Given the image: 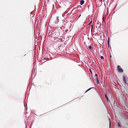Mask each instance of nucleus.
Masks as SVG:
<instances>
[{"instance_id": "1", "label": "nucleus", "mask_w": 128, "mask_h": 128, "mask_svg": "<svg viewBox=\"0 0 128 128\" xmlns=\"http://www.w3.org/2000/svg\"><path fill=\"white\" fill-rule=\"evenodd\" d=\"M52 36L54 37L55 39L58 38L60 39V38H59L61 37V36H60V33L58 31L55 32L53 34H52Z\"/></svg>"}, {"instance_id": "2", "label": "nucleus", "mask_w": 128, "mask_h": 128, "mask_svg": "<svg viewBox=\"0 0 128 128\" xmlns=\"http://www.w3.org/2000/svg\"><path fill=\"white\" fill-rule=\"evenodd\" d=\"M59 16H57L55 21L54 22L55 24L58 26H60L62 24L60 22H59Z\"/></svg>"}, {"instance_id": "3", "label": "nucleus", "mask_w": 128, "mask_h": 128, "mask_svg": "<svg viewBox=\"0 0 128 128\" xmlns=\"http://www.w3.org/2000/svg\"><path fill=\"white\" fill-rule=\"evenodd\" d=\"M118 69L119 71L120 72H123V70L121 68L120 66H118Z\"/></svg>"}, {"instance_id": "4", "label": "nucleus", "mask_w": 128, "mask_h": 128, "mask_svg": "<svg viewBox=\"0 0 128 128\" xmlns=\"http://www.w3.org/2000/svg\"><path fill=\"white\" fill-rule=\"evenodd\" d=\"M98 52L99 55L100 56H102L103 55V52L102 51V50L101 49H100L98 50Z\"/></svg>"}, {"instance_id": "5", "label": "nucleus", "mask_w": 128, "mask_h": 128, "mask_svg": "<svg viewBox=\"0 0 128 128\" xmlns=\"http://www.w3.org/2000/svg\"><path fill=\"white\" fill-rule=\"evenodd\" d=\"M86 47L91 52L92 51V48H93V47L91 46H88L86 45Z\"/></svg>"}, {"instance_id": "6", "label": "nucleus", "mask_w": 128, "mask_h": 128, "mask_svg": "<svg viewBox=\"0 0 128 128\" xmlns=\"http://www.w3.org/2000/svg\"><path fill=\"white\" fill-rule=\"evenodd\" d=\"M126 78H125V77L124 76L123 78V82H124V84L126 83Z\"/></svg>"}, {"instance_id": "7", "label": "nucleus", "mask_w": 128, "mask_h": 128, "mask_svg": "<svg viewBox=\"0 0 128 128\" xmlns=\"http://www.w3.org/2000/svg\"><path fill=\"white\" fill-rule=\"evenodd\" d=\"M105 97L106 100V101L108 102V96L106 94L105 95Z\"/></svg>"}, {"instance_id": "8", "label": "nucleus", "mask_w": 128, "mask_h": 128, "mask_svg": "<svg viewBox=\"0 0 128 128\" xmlns=\"http://www.w3.org/2000/svg\"><path fill=\"white\" fill-rule=\"evenodd\" d=\"M84 0H82L80 2V4L81 5H82L84 4Z\"/></svg>"}, {"instance_id": "9", "label": "nucleus", "mask_w": 128, "mask_h": 128, "mask_svg": "<svg viewBox=\"0 0 128 128\" xmlns=\"http://www.w3.org/2000/svg\"><path fill=\"white\" fill-rule=\"evenodd\" d=\"M46 58L45 56H42V60H44L46 59Z\"/></svg>"}, {"instance_id": "10", "label": "nucleus", "mask_w": 128, "mask_h": 128, "mask_svg": "<svg viewBox=\"0 0 128 128\" xmlns=\"http://www.w3.org/2000/svg\"><path fill=\"white\" fill-rule=\"evenodd\" d=\"M95 34H96L95 33H94V34H93L92 36H93V37L94 38H95V37H96V36Z\"/></svg>"}, {"instance_id": "11", "label": "nucleus", "mask_w": 128, "mask_h": 128, "mask_svg": "<svg viewBox=\"0 0 128 128\" xmlns=\"http://www.w3.org/2000/svg\"><path fill=\"white\" fill-rule=\"evenodd\" d=\"M96 84H99V83L98 81V79L97 78H96Z\"/></svg>"}, {"instance_id": "12", "label": "nucleus", "mask_w": 128, "mask_h": 128, "mask_svg": "<svg viewBox=\"0 0 128 128\" xmlns=\"http://www.w3.org/2000/svg\"><path fill=\"white\" fill-rule=\"evenodd\" d=\"M98 30H100V32H102V31L101 32L100 31V27H98V28L97 29Z\"/></svg>"}, {"instance_id": "13", "label": "nucleus", "mask_w": 128, "mask_h": 128, "mask_svg": "<svg viewBox=\"0 0 128 128\" xmlns=\"http://www.w3.org/2000/svg\"><path fill=\"white\" fill-rule=\"evenodd\" d=\"M100 58L102 60H104V56H100Z\"/></svg>"}, {"instance_id": "14", "label": "nucleus", "mask_w": 128, "mask_h": 128, "mask_svg": "<svg viewBox=\"0 0 128 128\" xmlns=\"http://www.w3.org/2000/svg\"><path fill=\"white\" fill-rule=\"evenodd\" d=\"M108 46H109V39H108Z\"/></svg>"}, {"instance_id": "15", "label": "nucleus", "mask_w": 128, "mask_h": 128, "mask_svg": "<svg viewBox=\"0 0 128 128\" xmlns=\"http://www.w3.org/2000/svg\"><path fill=\"white\" fill-rule=\"evenodd\" d=\"M118 127H120L121 126L120 124H119L118 123Z\"/></svg>"}, {"instance_id": "16", "label": "nucleus", "mask_w": 128, "mask_h": 128, "mask_svg": "<svg viewBox=\"0 0 128 128\" xmlns=\"http://www.w3.org/2000/svg\"><path fill=\"white\" fill-rule=\"evenodd\" d=\"M91 88H90L89 89H88V90L86 91V92H88V90H90Z\"/></svg>"}, {"instance_id": "17", "label": "nucleus", "mask_w": 128, "mask_h": 128, "mask_svg": "<svg viewBox=\"0 0 128 128\" xmlns=\"http://www.w3.org/2000/svg\"><path fill=\"white\" fill-rule=\"evenodd\" d=\"M51 20V21H52V20L51 19V18H50V20H49V21L50 22V20Z\"/></svg>"}, {"instance_id": "18", "label": "nucleus", "mask_w": 128, "mask_h": 128, "mask_svg": "<svg viewBox=\"0 0 128 128\" xmlns=\"http://www.w3.org/2000/svg\"><path fill=\"white\" fill-rule=\"evenodd\" d=\"M93 26H92V27H91V30H92V29L93 28Z\"/></svg>"}, {"instance_id": "19", "label": "nucleus", "mask_w": 128, "mask_h": 128, "mask_svg": "<svg viewBox=\"0 0 128 128\" xmlns=\"http://www.w3.org/2000/svg\"><path fill=\"white\" fill-rule=\"evenodd\" d=\"M90 72H91V73L92 74V71L90 69Z\"/></svg>"}, {"instance_id": "20", "label": "nucleus", "mask_w": 128, "mask_h": 128, "mask_svg": "<svg viewBox=\"0 0 128 128\" xmlns=\"http://www.w3.org/2000/svg\"><path fill=\"white\" fill-rule=\"evenodd\" d=\"M60 41H63L62 40V39H61V38L60 39Z\"/></svg>"}, {"instance_id": "21", "label": "nucleus", "mask_w": 128, "mask_h": 128, "mask_svg": "<svg viewBox=\"0 0 128 128\" xmlns=\"http://www.w3.org/2000/svg\"><path fill=\"white\" fill-rule=\"evenodd\" d=\"M96 34H98V32L96 33Z\"/></svg>"}, {"instance_id": "22", "label": "nucleus", "mask_w": 128, "mask_h": 128, "mask_svg": "<svg viewBox=\"0 0 128 128\" xmlns=\"http://www.w3.org/2000/svg\"><path fill=\"white\" fill-rule=\"evenodd\" d=\"M95 76H96V74H95Z\"/></svg>"}, {"instance_id": "23", "label": "nucleus", "mask_w": 128, "mask_h": 128, "mask_svg": "<svg viewBox=\"0 0 128 128\" xmlns=\"http://www.w3.org/2000/svg\"><path fill=\"white\" fill-rule=\"evenodd\" d=\"M92 22H90V23Z\"/></svg>"}, {"instance_id": "24", "label": "nucleus", "mask_w": 128, "mask_h": 128, "mask_svg": "<svg viewBox=\"0 0 128 128\" xmlns=\"http://www.w3.org/2000/svg\"><path fill=\"white\" fill-rule=\"evenodd\" d=\"M98 76V75H97L96 74V76Z\"/></svg>"}, {"instance_id": "25", "label": "nucleus", "mask_w": 128, "mask_h": 128, "mask_svg": "<svg viewBox=\"0 0 128 128\" xmlns=\"http://www.w3.org/2000/svg\"><path fill=\"white\" fill-rule=\"evenodd\" d=\"M110 58H111V57H112V56H110Z\"/></svg>"}, {"instance_id": "26", "label": "nucleus", "mask_w": 128, "mask_h": 128, "mask_svg": "<svg viewBox=\"0 0 128 128\" xmlns=\"http://www.w3.org/2000/svg\"><path fill=\"white\" fill-rule=\"evenodd\" d=\"M81 16V15H80V16Z\"/></svg>"}]
</instances>
